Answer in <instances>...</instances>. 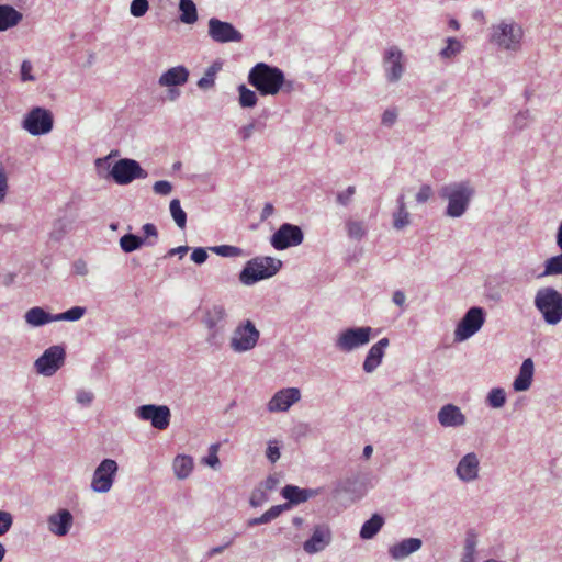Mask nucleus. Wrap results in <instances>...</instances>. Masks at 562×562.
<instances>
[{
  "label": "nucleus",
  "mask_w": 562,
  "mask_h": 562,
  "mask_svg": "<svg viewBox=\"0 0 562 562\" xmlns=\"http://www.w3.org/2000/svg\"><path fill=\"white\" fill-rule=\"evenodd\" d=\"M247 80L260 95L274 97L282 90H292V82L285 80L284 72L280 68L266 63L256 64L249 70Z\"/></svg>",
  "instance_id": "1"
},
{
  "label": "nucleus",
  "mask_w": 562,
  "mask_h": 562,
  "mask_svg": "<svg viewBox=\"0 0 562 562\" xmlns=\"http://www.w3.org/2000/svg\"><path fill=\"white\" fill-rule=\"evenodd\" d=\"M525 31L512 18L501 19L490 26L488 42L501 52L517 54L522 49Z\"/></svg>",
  "instance_id": "2"
},
{
  "label": "nucleus",
  "mask_w": 562,
  "mask_h": 562,
  "mask_svg": "<svg viewBox=\"0 0 562 562\" xmlns=\"http://www.w3.org/2000/svg\"><path fill=\"white\" fill-rule=\"evenodd\" d=\"M474 193V187L470 181H454L442 186L439 195L447 202L446 216L462 217L467 213Z\"/></svg>",
  "instance_id": "3"
},
{
  "label": "nucleus",
  "mask_w": 562,
  "mask_h": 562,
  "mask_svg": "<svg viewBox=\"0 0 562 562\" xmlns=\"http://www.w3.org/2000/svg\"><path fill=\"white\" fill-rule=\"evenodd\" d=\"M282 261L270 256H258L248 260L238 274L239 282L251 286L259 281L274 277L282 268Z\"/></svg>",
  "instance_id": "4"
},
{
  "label": "nucleus",
  "mask_w": 562,
  "mask_h": 562,
  "mask_svg": "<svg viewBox=\"0 0 562 562\" xmlns=\"http://www.w3.org/2000/svg\"><path fill=\"white\" fill-rule=\"evenodd\" d=\"M260 330L251 319H243L236 324L227 340L228 349L235 355H245L258 346Z\"/></svg>",
  "instance_id": "5"
},
{
  "label": "nucleus",
  "mask_w": 562,
  "mask_h": 562,
  "mask_svg": "<svg viewBox=\"0 0 562 562\" xmlns=\"http://www.w3.org/2000/svg\"><path fill=\"white\" fill-rule=\"evenodd\" d=\"M546 324L554 326L562 321V293L552 286L540 288L533 300Z\"/></svg>",
  "instance_id": "6"
},
{
  "label": "nucleus",
  "mask_w": 562,
  "mask_h": 562,
  "mask_svg": "<svg viewBox=\"0 0 562 562\" xmlns=\"http://www.w3.org/2000/svg\"><path fill=\"white\" fill-rule=\"evenodd\" d=\"M373 336L374 329L370 326H350L337 333L334 346L341 353H351L366 347Z\"/></svg>",
  "instance_id": "7"
},
{
  "label": "nucleus",
  "mask_w": 562,
  "mask_h": 562,
  "mask_svg": "<svg viewBox=\"0 0 562 562\" xmlns=\"http://www.w3.org/2000/svg\"><path fill=\"white\" fill-rule=\"evenodd\" d=\"M21 127L32 136L47 135L54 127V115L43 106L31 108L21 121Z\"/></svg>",
  "instance_id": "8"
},
{
  "label": "nucleus",
  "mask_w": 562,
  "mask_h": 562,
  "mask_svg": "<svg viewBox=\"0 0 562 562\" xmlns=\"http://www.w3.org/2000/svg\"><path fill=\"white\" fill-rule=\"evenodd\" d=\"M453 474L464 485L479 482L482 479L481 456L476 451L463 453L454 465Z\"/></svg>",
  "instance_id": "9"
},
{
  "label": "nucleus",
  "mask_w": 562,
  "mask_h": 562,
  "mask_svg": "<svg viewBox=\"0 0 562 562\" xmlns=\"http://www.w3.org/2000/svg\"><path fill=\"white\" fill-rule=\"evenodd\" d=\"M485 323V312L482 307L473 306L467 311L456 325L453 341L464 342L477 334Z\"/></svg>",
  "instance_id": "10"
},
{
  "label": "nucleus",
  "mask_w": 562,
  "mask_h": 562,
  "mask_svg": "<svg viewBox=\"0 0 562 562\" xmlns=\"http://www.w3.org/2000/svg\"><path fill=\"white\" fill-rule=\"evenodd\" d=\"M119 472V464L114 459H103L93 470L90 490L97 494L109 493L114 483Z\"/></svg>",
  "instance_id": "11"
},
{
  "label": "nucleus",
  "mask_w": 562,
  "mask_h": 562,
  "mask_svg": "<svg viewBox=\"0 0 562 562\" xmlns=\"http://www.w3.org/2000/svg\"><path fill=\"white\" fill-rule=\"evenodd\" d=\"M228 318V312L224 304L214 303L206 306L202 313V324L207 329V342L215 344L218 335L224 329Z\"/></svg>",
  "instance_id": "12"
},
{
  "label": "nucleus",
  "mask_w": 562,
  "mask_h": 562,
  "mask_svg": "<svg viewBox=\"0 0 562 562\" xmlns=\"http://www.w3.org/2000/svg\"><path fill=\"white\" fill-rule=\"evenodd\" d=\"M190 77L189 69L183 65L170 67L158 77L157 83L167 90V100L176 101L180 97L179 87L184 86Z\"/></svg>",
  "instance_id": "13"
},
{
  "label": "nucleus",
  "mask_w": 562,
  "mask_h": 562,
  "mask_svg": "<svg viewBox=\"0 0 562 562\" xmlns=\"http://www.w3.org/2000/svg\"><path fill=\"white\" fill-rule=\"evenodd\" d=\"M110 176L119 186H126L136 179H145L148 173L138 161L131 158L117 160L111 168Z\"/></svg>",
  "instance_id": "14"
},
{
  "label": "nucleus",
  "mask_w": 562,
  "mask_h": 562,
  "mask_svg": "<svg viewBox=\"0 0 562 562\" xmlns=\"http://www.w3.org/2000/svg\"><path fill=\"white\" fill-rule=\"evenodd\" d=\"M382 66L389 83L398 82L405 72V57L403 50L395 45L389 46L383 53Z\"/></svg>",
  "instance_id": "15"
},
{
  "label": "nucleus",
  "mask_w": 562,
  "mask_h": 562,
  "mask_svg": "<svg viewBox=\"0 0 562 562\" xmlns=\"http://www.w3.org/2000/svg\"><path fill=\"white\" fill-rule=\"evenodd\" d=\"M304 240V233L297 225L284 223L270 237V245L276 250H285L300 246Z\"/></svg>",
  "instance_id": "16"
},
{
  "label": "nucleus",
  "mask_w": 562,
  "mask_h": 562,
  "mask_svg": "<svg viewBox=\"0 0 562 562\" xmlns=\"http://www.w3.org/2000/svg\"><path fill=\"white\" fill-rule=\"evenodd\" d=\"M135 416L149 422L155 429L165 430L170 424L171 411L167 405L145 404L135 409Z\"/></svg>",
  "instance_id": "17"
},
{
  "label": "nucleus",
  "mask_w": 562,
  "mask_h": 562,
  "mask_svg": "<svg viewBox=\"0 0 562 562\" xmlns=\"http://www.w3.org/2000/svg\"><path fill=\"white\" fill-rule=\"evenodd\" d=\"M207 35L212 41L220 44L240 43L243 33L232 23L211 18L207 22Z\"/></svg>",
  "instance_id": "18"
},
{
  "label": "nucleus",
  "mask_w": 562,
  "mask_h": 562,
  "mask_svg": "<svg viewBox=\"0 0 562 562\" xmlns=\"http://www.w3.org/2000/svg\"><path fill=\"white\" fill-rule=\"evenodd\" d=\"M302 393L299 387H283L277 391L267 402L266 408L271 414L286 413L290 408L299 403Z\"/></svg>",
  "instance_id": "19"
},
{
  "label": "nucleus",
  "mask_w": 562,
  "mask_h": 562,
  "mask_svg": "<svg viewBox=\"0 0 562 562\" xmlns=\"http://www.w3.org/2000/svg\"><path fill=\"white\" fill-rule=\"evenodd\" d=\"M437 422L445 429H461L468 425L469 419L460 406L446 403L437 412Z\"/></svg>",
  "instance_id": "20"
},
{
  "label": "nucleus",
  "mask_w": 562,
  "mask_h": 562,
  "mask_svg": "<svg viewBox=\"0 0 562 562\" xmlns=\"http://www.w3.org/2000/svg\"><path fill=\"white\" fill-rule=\"evenodd\" d=\"M65 350L60 346H52L35 361L36 372L52 376L64 364Z\"/></svg>",
  "instance_id": "21"
},
{
  "label": "nucleus",
  "mask_w": 562,
  "mask_h": 562,
  "mask_svg": "<svg viewBox=\"0 0 562 562\" xmlns=\"http://www.w3.org/2000/svg\"><path fill=\"white\" fill-rule=\"evenodd\" d=\"M331 529L326 524L314 526L308 539L303 542L305 553L313 555L324 551L331 542Z\"/></svg>",
  "instance_id": "22"
},
{
  "label": "nucleus",
  "mask_w": 562,
  "mask_h": 562,
  "mask_svg": "<svg viewBox=\"0 0 562 562\" xmlns=\"http://www.w3.org/2000/svg\"><path fill=\"white\" fill-rule=\"evenodd\" d=\"M74 515L67 508H59L47 516V529L56 537H65L74 527Z\"/></svg>",
  "instance_id": "23"
},
{
  "label": "nucleus",
  "mask_w": 562,
  "mask_h": 562,
  "mask_svg": "<svg viewBox=\"0 0 562 562\" xmlns=\"http://www.w3.org/2000/svg\"><path fill=\"white\" fill-rule=\"evenodd\" d=\"M389 346L390 340L389 338L384 337L369 348L362 362V370L366 373H373L382 364L385 351Z\"/></svg>",
  "instance_id": "24"
},
{
  "label": "nucleus",
  "mask_w": 562,
  "mask_h": 562,
  "mask_svg": "<svg viewBox=\"0 0 562 562\" xmlns=\"http://www.w3.org/2000/svg\"><path fill=\"white\" fill-rule=\"evenodd\" d=\"M422 547V539L414 537L405 538L389 546L387 554L394 561H402L419 551Z\"/></svg>",
  "instance_id": "25"
},
{
  "label": "nucleus",
  "mask_w": 562,
  "mask_h": 562,
  "mask_svg": "<svg viewBox=\"0 0 562 562\" xmlns=\"http://www.w3.org/2000/svg\"><path fill=\"white\" fill-rule=\"evenodd\" d=\"M535 362L531 358H527L519 367L518 374L513 381V390L515 392H527L530 390L535 378Z\"/></svg>",
  "instance_id": "26"
},
{
  "label": "nucleus",
  "mask_w": 562,
  "mask_h": 562,
  "mask_svg": "<svg viewBox=\"0 0 562 562\" xmlns=\"http://www.w3.org/2000/svg\"><path fill=\"white\" fill-rule=\"evenodd\" d=\"M321 493L322 488H302L296 485H285L281 491V495L289 502L286 505H290V507L307 502Z\"/></svg>",
  "instance_id": "27"
},
{
  "label": "nucleus",
  "mask_w": 562,
  "mask_h": 562,
  "mask_svg": "<svg viewBox=\"0 0 562 562\" xmlns=\"http://www.w3.org/2000/svg\"><path fill=\"white\" fill-rule=\"evenodd\" d=\"M392 227L396 232L406 229L413 223V215L408 211L406 205V199L404 194H400L396 198V205L392 214Z\"/></svg>",
  "instance_id": "28"
},
{
  "label": "nucleus",
  "mask_w": 562,
  "mask_h": 562,
  "mask_svg": "<svg viewBox=\"0 0 562 562\" xmlns=\"http://www.w3.org/2000/svg\"><path fill=\"white\" fill-rule=\"evenodd\" d=\"M23 20V14L10 4H0V32H5L18 26Z\"/></svg>",
  "instance_id": "29"
},
{
  "label": "nucleus",
  "mask_w": 562,
  "mask_h": 562,
  "mask_svg": "<svg viewBox=\"0 0 562 562\" xmlns=\"http://www.w3.org/2000/svg\"><path fill=\"white\" fill-rule=\"evenodd\" d=\"M171 468L176 479L183 481L188 479L193 472V458L188 454H177L172 460Z\"/></svg>",
  "instance_id": "30"
},
{
  "label": "nucleus",
  "mask_w": 562,
  "mask_h": 562,
  "mask_svg": "<svg viewBox=\"0 0 562 562\" xmlns=\"http://www.w3.org/2000/svg\"><path fill=\"white\" fill-rule=\"evenodd\" d=\"M24 321L31 327H41L55 322V318L53 314L46 312L43 307L34 306L25 312Z\"/></svg>",
  "instance_id": "31"
},
{
  "label": "nucleus",
  "mask_w": 562,
  "mask_h": 562,
  "mask_svg": "<svg viewBox=\"0 0 562 562\" xmlns=\"http://www.w3.org/2000/svg\"><path fill=\"white\" fill-rule=\"evenodd\" d=\"M479 536L474 530L465 533L460 562L477 561Z\"/></svg>",
  "instance_id": "32"
},
{
  "label": "nucleus",
  "mask_w": 562,
  "mask_h": 562,
  "mask_svg": "<svg viewBox=\"0 0 562 562\" xmlns=\"http://www.w3.org/2000/svg\"><path fill=\"white\" fill-rule=\"evenodd\" d=\"M383 525L384 518L381 515H372L370 519L363 522L359 532L360 538L363 540H370L374 538L382 529Z\"/></svg>",
  "instance_id": "33"
},
{
  "label": "nucleus",
  "mask_w": 562,
  "mask_h": 562,
  "mask_svg": "<svg viewBox=\"0 0 562 562\" xmlns=\"http://www.w3.org/2000/svg\"><path fill=\"white\" fill-rule=\"evenodd\" d=\"M464 50V43L457 37H447L445 46L439 52V57L445 60L454 59Z\"/></svg>",
  "instance_id": "34"
},
{
  "label": "nucleus",
  "mask_w": 562,
  "mask_h": 562,
  "mask_svg": "<svg viewBox=\"0 0 562 562\" xmlns=\"http://www.w3.org/2000/svg\"><path fill=\"white\" fill-rule=\"evenodd\" d=\"M119 244L124 252L130 254L140 249L143 246H154V240L146 241V239L134 234H125L120 238Z\"/></svg>",
  "instance_id": "35"
},
{
  "label": "nucleus",
  "mask_w": 562,
  "mask_h": 562,
  "mask_svg": "<svg viewBox=\"0 0 562 562\" xmlns=\"http://www.w3.org/2000/svg\"><path fill=\"white\" fill-rule=\"evenodd\" d=\"M180 21L184 24H193L198 21L196 5L192 0H180Z\"/></svg>",
  "instance_id": "36"
},
{
  "label": "nucleus",
  "mask_w": 562,
  "mask_h": 562,
  "mask_svg": "<svg viewBox=\"0 0 562 562\" xmlns=\"http://www.w3.org/2000/svg\"><path fill=\"white\" fill-rule=\"evenodd\" d=\"M222 69V63L215 61L211 66H209L202 78L198 81V87L201 90H209L215 85V77L217 72Z\"/></svg>",
  "instance_id": "37"
},
{
  "label": "nucleus",
  "mask_w": 562,
  "mask_h": 562,
  "mask_svg": "<svg viewBox=\"0 0 562 562\" xmlns=\"http://www.w3.org/2000/svg\"><path fill=\"white\" fill-rule=\"evenodd\" d=\"M562 274V250L561 254L548 258L543 263V271L539 278Z\"/></svg>",
  "instance_id": "38"
},
{
  "label": "nucleus",
  "mask_w": 562,
  "mask_h": 562,
  "mask_svg": "<svg viewBox=\"0 0 562 562\" xmlns=\"http://www.w3.org/2000/svg\"><path fill=\"white\" fill-rule=\"evenodd\" d=\"M346 231L348 237L352 240H361L368 233L366 223L359 220H348Z\"/></svg>",
  "instance_id": "39"
},
{
  "label": "nucleus",
  "mask_w": 562,
  "mask_h": 562,
  "mask_svg": "<svg viewBox=\"0 0 562 562\" xmlns=\"http://www.w3.org/2000/svg\"><path fill=\"white\" fill-rule=\"evenodd\" d=\"M238 90V103L241 108L248 109L257 105L258 95L257 92L247 88L245 85H240Z\"/></svg>",
  "instance_id": "40"
},
{
  "label": "nucleus",
  "mask_w": 562,
  "mask_h": 562,
  "mask_svg": "<svg viewBox=\"0 0 562 562\" xmlns=\"http://www.w3.org/2000/svg\"><path fill=\"white\" fill-rule=\"evenodd\" d=\"M507 401L506 392L502 387H493L486 395V403L490 407L499 409Z\"/></svg>",
  "instance_id": "41"
},
{
  "label": "nucleus",
  "mask_w": 562,
  "mask_h": 562,
  "mask_svg": "<svg viewBox=\"0 0 562 562\" xmlns=\"http://www.w3.org/2000/svg\"><path fill=\"white\" fill-rule=\"evenodd\" d=\"M169 210L172 220L177 224V226L183 229L187 225V214L182 210L180 201L178 199H173L170 201Z\"/></svg>",
  "instance_id": "42"
},
{
  "label": "nucleus",
  "mask_w": 562,
  "mask_h": 562,
  "mask_svg": "<svg viewBox=\"0 0 562 562\" xmlns=\"http://www.w3.org/2000/svg\"><path fill=\"white\" fill-rule=\"evenodd\" d=\"M282 441L277 438L269 439L267 441V448L265 456L270 463H276L281 458Z\"/></svg>",
  "instance_id": "43"
},
{
  "label": "nucleus",
  "mask_w": 562,
  "mask_h": 562,
  "mask_svg": "<svg viewBox=\"0 0 562 562\" xmlns=\"http://www.w3.org/2000/svg\"><path fill=\"white\" fill-rule=\"evenodd\" d=\"M210 250L221 257H226V258L244 257L245 256V251L241 248H239L237 246H232V245L214 246V247H211Z\"/></svg>",
  "instance_id": "44"
},
{
  "label": "nucleus",
  "mask_w": 562,
  "mask_h": 562,
  "mask_svg": "<svg viewBox=\"0 0 562 562\" xmlns=\"http://www.w3.org/2000/svg\"><path fill=\"white\" fill-rule=\"evenodd\" d=\"M86 313V308L81 306H75L70 310L54 315L55 322L67 321V322H76L79 321Z\"/></svg>",
  "instance_id": "45"
},
{
  "label": "nucleus",
  "mask_w": 562,
  "mask_h": 562,
  "mask_svg": "<svg viewBox=\"0 0 562 562\" xmlns=\"http://www.w3.org/2000/svg\"><path fill=\"white\" fill-rule=\"evenodd\" d=\"M400 110L397 106H389L381 114V125L386 128L393 127L398 120Z\"/></svg>",
  "instance_id": "46"
},
{
  "label": "nucleus",
  "mask_w": 562,
  "mask_h": 562,
  "mask_svg": "<svg viewBox=\"0 0 562 562\" xmlns=\"http://www.w3.org/2000/svg\"><path fill=\"white\" fill-rule=\"evenodd\" d=\"M218 449H220L218 443L211 445L209 448L207 456H205L201 459V463L206 467H210L214 470H217L220 468V459H218V454H217Z\"/></svg>",
  "instance_id": "47"
},
{
  "label": "nucleus",
  "mask_w": 562,
  "mask_h": 562,
  "mask_svg": "<svg viewBox=\"0 0 562 562\" xmlns=\"http://www.w3.org/2000/svg\"><path fill=\"white\" fill-rule=\"evenodd\" d=\"M532 121L533 116L530 110H521L513 117V125L517 130H524L528 127Z\"/></svg>",
  "instance_id": "48"
},
{
  "label": "nucleus",
  "mask_w": 562,
  "mask_h": 562,
  "mask_svg": "<svg viewBox=\"0 0 562 562\" xmlns=\"http://www.w3.org/2000/svg\"><path fill=\"white\" fill-rule=\"evenodd\" d=\"M20 80L23 83L35 82L36 76L34 75V66L31 60L24 59L20 66Z\"/></svg>",
  "instance_id": "49"
},
{
  "label": "nucleus",
  "mask_w": 562,
  "mask_h": 562,
  "mask_svg": "<svg viewBox=\"0 0 562 562\" xmlns=\"http://www.w3.org/2000/svg\"><path fill=\"white\" fill-rule=\"evenodd\" d=\"M434 198V189L430 184H422L415 193V202L417 204H425Z\"/></svg>",
  "instance_id": "50"
},
{
  "label": "nucleus",
  "mask_w": 562,
  "mask_h": 562,
  "mask_svg": "<svg viewBox=\"0 0 562 562\" xmlns=\"http://www.w3.org/2000/svg\"><path fill=\"white\" fill-rule=\"evenodd\" d=\"M149 10L148 0H132L130 4V13L134 18L144 16Z\"/></svg>",
  "instance_id": "51"
},
{
  "label": "nucleus",
  "mask_w": 562,
  "mask_h": 562,
  "mask_svg": "<svg viewBox=\"0 0 562 562\" xmlns=\"http://www.w3.org/2000/svg\"><path fill=\"white\" fill-rule=\"evenodd\" d=\"M269 499V494L259 485L251 492L249 504L252 507H259Z\"/></svg>",
  "instance_id": "52"
},
{
  "label": "nucleus",
  "mask_w": 562,
  "mask_h": 562,
  "mask_svg": "<svg viewBox=\"0 0 562 562\" xmlns=\"http://www.w3.org/2000/svg\"><path fill=\"white\" fill-rule=\"evenodd\" d=\"M356 191L357 190L355 186H349L346 189L339 191L336 195L337 204L341 206H348L351 203Z\"/></svg>",
  "instance_id": "53"
},
{
  "label": "nucleus",
  "mask_w": 562,
  "mask_h": 562,
  "mask_svg": "<svg viewBox=\"0 0 562 562\" xmlns=\"http://www.w3.org/2000/svg\"><path fill=\"white\" fill-rule=\"evenodd\" d=\"M8 192L9 177L3 161L0 160V204L4 202Z\"/></svg>",
  "instance_id": "54"
},
{
  "label": "nucleus",
  "mask_w": 562,
  "mask_h": 562,
  "mask_svg": "<svg viewBox=\"0 0 562 562\" xmlns=\"http://www.w3.org/2000/svg\"><path fill=\"white\" fill-rule=\"evenodd\" d=\"M75 400L77 404L83 407H89L94 400V394L89 390L80 389L76 392Z\"/></svg>",
  "instance_id": "55"
},
{
  "label": "nucleus",
  "mask_w": 562,
  "mask_h": 562,
  "mask_svg": "<svg viewBox=\"0 0 562 562\" xmlns=\"http://www.w3.org/2000/svg\"><path fill=\"white\" fill-rule=\"evenodd\" d=\"M257 130V122L255 120L248 122L247 124L243 125L238 131H237V135L238 137L246 142V140H249L255 132Z\"/></svg>",
  "instance_id": "56"
},
{
  "label": "nucleus",
  "mask_w": 562,
  "mask_h": 562,
  "mask_svg": "<svg viewBox=\"0 0 562 562\" xmlns=\"http://www.w3.org/2000/svg\"><path fill=\"white\" fill-rule=\"evenodd\" d=\"M13 525V516L7 510H0V537L4 536Z\"/></svg>",
  "instance_id": "57"
},
{
  "label": "nucleus",
  "mask_w": 562,
  "mask_h": 562,
  "mask_svg": "<svg viewBox=\"0 0 562 562\" xmlns=\"http://www.w3.org/2000/svg\"><path fill=\"white\" fill-rule=\"evenodd\" d=\"M290 508V505L283 504V505H276L270 507L267 512L262 514L266 522H270L273 519L278 518L283 510H286Z\"/></svg>",
  "instance_id": "58"
},
{
  "label": "nucleus",
  "mask_w": 562,
  "mask_h": 562,
  "mask_svg": "<svg viewBox=\"0 0 562 562\" xmlns=\"http://www.w3.org/2000/svg\"><path fill=\"white\" fill-rule=\"evenodd\" d=\"M172 183L167 181V180H159V181H156L153 186V191L157 194V195H162V196H166V195H169L171 192H172Z\"/></svg>",
  "instance_id": "59"
},
{
  "label": "nucleus",
  "mask_w": 562,
  "mask_h": 562,
  "mask_svg": "<svg viewBox=\"0 0 562 562\" xmlns=\"http://www.w3.org/2000/svg\"><path fill=\"white\" fill-rule=\"evenodd\" d=\"M67 223L63 220H58L55 222L54 227L50 232V238L53 240H60L64 235L67 233Z\"/></svg>",
  "instance_id": "60"
},
{
  "label": "nucleus",
  "mask_w": 562,
  "mask_h": 562,
  "mask_svg": "<svg viewBox=\"0 0 562 562\" xmlns=\"http://www.w3.org/2000/svg\"><path fill=\"white\" fill-rule=\"evenodd\" d=\"M144 237L143 239H146V241L154 240V245L156 244L158 239V231L157 227L151 223H146L142 227Z\"/></svg>",
  "instance_id": "61"
},
{
  "label": "nucleus",
  "mask_w": 562,
  "mask_h": 562,
  "mask_svg": "<svg viewBox=\"0 0 562 562\" xmlns=\"http://www.w3.org/2000/svg\"><path fill=\"white\" fill-rule=\"evenodd\" d=\"M280 483V479L277 475H269L265 481H262L259 486L266 490V492L269 494L273 490L277 488V486Z\"/></svg>",
  "instance_id": "62"
},
{
  "label": "nucleus",
  "mask_w": 562,
  "mask_h": 562,
  "mask_svg": "<svg viewBox=\"0 0 562 562\" xmlns=\"http://www.w3.org/2000/svg\"><path fill=\"white\" fill-rule=\"evenodd\" d=\"M209 255L206 250L202 247L194 248L191 254V260L196 265H202L206 261Z\"/></svg>",
  "instance_id": "63"
},
{
  "label": "nucleus",
  "mask_w": 562,
  "mask_h": 562,
  "mask_svg": "<svg viewBox=\"0 0 562 562\" xmlns=\"http://www.w3.org/2000/svg\"><path fill=\"white\" fill-rule=\"evenodd\" d=\"M74 270H75V273L78 274V276H87L88 272H89V268H88V265L86 261L83 260H77L75 261L74 263Z\"/></svg>",
  "instance_id": "64"
}]
</instances>
